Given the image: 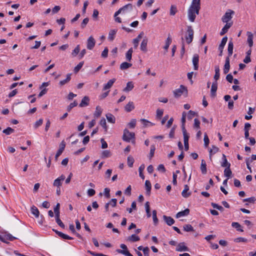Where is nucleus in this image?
I'll return each instance as SVG.
<instances>
[{"mask_svg": "<svg viewBox=\"0 0 256 256\" xmlns=\"http://www.w3.org/2000/svg\"><path fill=\"white\" fill-rule=\"evenodd\" d=\"M186 32L188 35L186 36V40L188 44H190L193 40L194 32L192 28V26H188Z\"/></svg>", "mask_w": 256, "mask_h": 256, "instance_id": "nucleus-4", "label": "nucleus"}, {"mask_svg": "<svg viewBox=\"0 0 256 256\" xmlns=\"http://www.w3.org/2000/svg\"><path fill=\"white\" fill-rule=\"evenodd\" d=\"M232 174V170H230V167L226 168L224 170V175L228 178L231 177Z\"/></svg>", "mask_w": 256, "mask_h": 256, "instance_id": "nucleus-39", "label": "nucleus"}, {"mask_svg": "<svg viewBox=\"0 0 256 256\" xmlns=\"http://www.w3.org/2000/svg\"><path fill=\"white\" fill-rule=\"evenodd\" d=\"M256 199L255 198V197L254 196H252L250 198H245V199H244L243 200V202H250V203H254V202L256 201Z\"/></svg>", "mask_w": 256, "mask_h": 256, "instance_id": "nucleus-59", "label": "nucleus"}, {"mask_svg": "<svg viewBox=\"0 0 256 256\" xmlns=\"http://www.w3.org/2000/svg\"><path fill=\"white\" fill-rule=\"evenodd\" d=\"M78 105V102L75 100L73 102L70 104L67 107V110L70 112L71 110L76 106Z\"/></svg>", "mask_w": 256, "mask_h": 256, "instance_id": "nucleus-58", "label": "nucleus"}, {"mask_svg": "<svg viewBox=\"0 0 256 256\" xmlns=\"http://www.w3.org/2000/svg\"><path fill=\"white\" fill-rule=\"evenodd\" d=\"M232 226L236 228V230L238 231H240L241 232H242L244 231V230L242 228H241V226L240 225V224L237 222H232Z\"/></svg>", "mask_w": 256, "mask_h": 256, "instance_id": "nucleus-41", "label": "nucleus"}, {"mask_svg": "<svg viewBox=\"0 0 256 256\" xmlns=\"http://www.w3.org/2000/svg\"><path fill=\"white\" fill-rule=\"evenodd\" d=\"M163 218L168 226H172L174 223V220L170 216H163Z\"/></svg>", "mask_w": 256, "mask_h": 256, "instance_id": "nucleus-18", "label": "nucleus"}, {"mask_svg": "<svg viewBox=\"0 0 256 256\" xmlns=\"http://www.w3.org/2000/svg\"><path fill=\"white\" fill-rule=\"evenodd\" d=\"M172 42V39L170 38V36H168L166 40L165 46H164V49L167 51L170 45V44Z\"/></svg>", "mask_w": 256, "mask_h": 256, "instance_id": "nucleus-43", "label": "nucleus"}, {"mask_svg": "<svg viewBox=\"0 0 256 256\" xmlns=\"http://www.w3.org/2000/svg\"><path fill=\"white\" fill-rule=\"evenodd\" d=\"M217 88H218V82H217L214 81L212 84V87H211V90H210L211 96H216Z\"/></svg>", "mask_w": 256, "mask_h": 256, "instance_id": "nucleus-17", "label": "nucleus"}, {"mask_svg": "<svg viewBox=\"0 0 256 256\" xmlns=\"http://www.w3.org/2000/svg\"><path fill=\"white\" fill-rule=\"evenodd\" d=\"M219 150V148L215 146H212V149H210V157L211 158V155L212 154V153L214 154L216 153Z\"/></svg>", "mask_w": 256, "mask_h": 256, "instance_id": "nucleus-52", "label": "nucleus"}, {"mask_svg": "<svg viewBox=\"0 0 256 256\" xmlns=\"http://www.w3.org/2000/svg\"><path fill=\"white\" fill-rule=\"evenodd\" d=\"M155 150H156L155 146L154 145H152L150 146V152L149 154L150 158H152L154 156Z\"/></svg>", "mask_w": 256, "mask_h": 256, "instance_id": "nucleus-56", "label": "nucleus"}, {"mask_svg": "<svg viewBox=\"0 0 256 256\" xmlns=\"http://www.w3.org/2000/svg\"><path fill=\"white\" fill-rule=\"evenodd\" d=\"M152 218H153L154 224L155 225H156L158 223V220L156 216V210H154L152 211Z\"/></svg>", "mask_w": 256, "mask_h": 256, "instance_id": "nucleus-53", "label": "nucleus"}, {"mask_svg": "<svg viewBox=\"0 0 256 256\" xmlns=\"http://www.w3.org/2000/svg\"><path fill=\"white\" fill-rule=\"evenodd\" d=\"M188 186L187 184H186L184 186V188L182 192V196L183 197L186 198L190 196V195L191 194V192H188Z\"/></svg>", "mask_w": 256, "mask_h": 256, "instance_id": "nucleus-25", "label": "nucleus"}, {"mask_svg": "<svg viewBox=\"0 0 256 256\" xmlns=\"http://www.w3.org/2000/svg\"><path fill=\"white\" fill-rule=\"evenodd\" d=\"M95 44H96V40H95L94 38L92 36H90L87 40V42H86L87 48L90 50H92L94 48Z\"/></svg>", "mask_w": 256, "mask_h": 256, "instance_id": "nucleus-7", "label": "nucleus"}, {"mask_svg": "<svg viewBox=\"0 0 256 256\" xmlns=\"http://www.w3.org/2000/svg\"><path fill=\"white\" fill-rule=\"evenodd\" d=\"M177 8L176 6L174 5H172L170 8V15L174 16L177 12Z\"/></svg>", "mask_w": 256, "mask_h": 256, "instance_id": "nucleus-48", "label": "nucleus"}, {"mask_svg": "<svg viewBox=\"0 0 256 256\" xmlns=\"http://www.w3.org/2000/svg\"><path fill=\"white\" fill-rule=\"evenodd\" d=\"M71 74H67L66 78L60 82L59 84L60 86H62L68 83L71 79Z\"/></svg>", "mask_w": 256, "mask_h": 256, "instance_id": "nucleus-31", "label": "nucleus"}, {"mask_svg": "<svg viewBox=\"0 0 256 256\" xmlns=\"http://www.w3.org/2000/svg\"><path fill=\"white\" fill-rule=\"evenodd\" d=\"M80 45H78L73 50V51L72 52V56L74 57L76 56L80 52Z\"/></svg>", "mask_w": 256, "mask_h": 256, "instance_id": "nucleus-50", "label": "nucleus"}, {"mask_svg": "<svg viewBox=\"0 0 256 256\" xmlns=\"http://www.w3.org/2000/svg\"><path fill=\"white\" fill-rule=\"evenodd\" d=\"M102 113V110L100 106H97L96 108V111L94 113V116L96 118H98L100 116Z\"/></svg>", "mask_w": 256, "mask_h": 256, "instance_id": "nucleus-38", "label": "nucleus"}, {"mask_svg": "<svg viewBox=\"0 0 256 256\" xmlns=\"http://www.w3.org/2000/svg\"><path fill=\"white\" fill-rule=\"evenodd\" d=\"M90 98L88 96H84L82 99L80 103V104L79 106L80 107H84L88 106L89 104Z\"/></svg>", "mask_w": 256, "mask_h": 256, "instance_id": "nucleus-16", "label": "nucleus"}, {"mask_svg": "<svg viewBox=\"0 0 256 256\" xmlns=\"http://www.w3.org/2000/svg\"><path fill=\"white\" fill-rule=\"evenodd\" d=\"M227 40H228V38L226 36H224L222 38L221 43L218 46V50L220 51V54H219L220 56H222V55L223 50L224 47V46L226 45V44L227 42Z\"/></svg>", "mask_w": 256, "mask_h": 256, "instance_id": "nucleus-8", "label": "nucleus"}, {"mask_svg": "<svg viewBox=\"0 0 256 256\" xmlns=\"http://www.w3.org/2000/svg\"><path fill=\"white\" fill-rule=\"evenodd\" d=\"M16 239V238L12 236L10 233L7 232H2L0 234V240L5 243H8L6 240H9L10 241H13L14 240Z\"/></svg>", "mask_w": 256, "mask_h": 256, "instance_id": "nucleus-2", "label": "nucleus"}, {"mask_svg": "<svg viewBox=\"0 0 256 256\" xmlns=\"http://www.w3.org/2000/svg\"><path fill=\"white\" fill-rule=\"evenodd\" d=\"M184 136V149L186 151L188 150L189 146H188V139H189V135L187 132H182Z\"/></svg>", "mask_w": 256, "mask_h": 256, "instance_id": "nucleus-10", "label": "nucleus"}, {"mask_svg": "<svg viewBox=\"0 0 256 256\" xmlns=\"http://www.w3.org/2000/svg\"><path fill=\"white\" fill-rule=\"evenodd\" d=\"M190 212V210L188 208H186L184 210L178 212L176 214V218H180L182 216H186L189 214Z\"/></svg>", "mask_w": 256, "mask_h": 256, "instance_id": "nucleus-19", "label": "nucleus"}, {"mask_svg": "<svg viewBox=\"0 0 256 256\" xmlns=\"http://www.w3.org/2000/svg\"><path fill=\"white\" fill-rule=\"evenodd\" d=\"M194 68V70H198V68L199 56L198 54H194L192 60Z\"/></svg>", "mask_w": 256, "mask_h": 256, "instance_id": "nucleus-11", "label": "nucleus"}, {"mask_svg": "<svg viewBox=\"0 0 256 256\" xmlns=\"http://www.w3.org/2000/svg\"><path fill=\"white\" fill-rule=\"evenodd\" d=\"M148 42V40L146 38H145L143 39L140 44V50L144 52H146L148 50H147V44Z\"/></svg>", "mask_w": 256, "mask_h": 256, "instance_id": "nucleus-14", "label": "nucleus"}, {"mask_svg": "<svg viewBox=\"0 0 256 256\" xmlns=\"http://www.w3.org/2000/svg\"><path fill=\"white\" fill-rule=\"evenodd\" d=\"M58 236L64 240H72L73 239V238L72 237H70V236H68V235L62 233V232H61V233L58 234Z\"/></svg>", "mask_w": 256, "mask_h": 256, "instance_id": "nucleus-54", "label": "nucleus"}, {"mask_svg": "<svg viewBox=\"0 0 256 256\" xmlns=\"http://www.w3.org/2000/svg\"><path fill=\"white\" fill-rule=\"evenodd\" d=\"M134 84L132 82H129L126 84V86L124 89V91L128 92L132 90Z\"/></svg>", "mask_w": 256, "mask_h": 256, "instance_id": "nucleus-34", "label": "nucleus"}, {"mask_svg": "<svg viewBox=\"0 0 256 256\" xmlns=\"http://www.w3.org/2000/svg\"><path fill=\"white\" fill-rule=\"evenodd\" d=\"M134 108V102H130L124 107V110L127 112H130Z\"/></svg>", "mask_w": 256, "mask_h": 256, "instance_id": "nucleus-26", "label": "nucleus"}, {"mask_svg": "<svg viewBox=\"0 0 256 256\" xmlns=\"http://www.w3.org/2000/svg\"><path fill=\"white\" fill-rule=\"evenodd\" d=\"M196 113L191 110H189L188 114V120H192V118L196 115Z\"/></svg>", "mask_w": 256, "mask_h": 256, "instance_id": "nucleus-62", "label": "nucleus"}, {"mask_svg": "<svg viewBox=\"0 0 256 256\" xmlns=\"http://www.w3.org/2000/svg\"><path fill=\"white\" fill-rule=\"evenodd\" d=\"M222 160L223 162L221 163V166L222 167L228 168L230 166V163L228 162L226 156L224 154H222Z\"/></svg>", "mask_w": 256, "mask_h": 256, "instance_id": "nucleus-29", "label": "nucleus"}, {"mask_svg": "<svg viewBox=\"0 0 256 256\" xmlns=\"http://www.w3.org/2000/svg\"><path fill=\"white\" fill-rule=\"evenodd\" d=\"M226 24L224 26V28H222L221 32H220V35L223 36L228 31V30L230 28V26L232 25V23H228L226 22Z\"/></svg>", "mask_w": 256, "mask_h": 256, "instance_id": "nucleus-22", "label": "nucleus"}, {"mask_svg": "<svg viewBox=\"0 0 256 256\" xmlns=\"http://www.w3.org/2000/svg\"><path fill=\"white\" fill-rule=\"evenodd\" d=\"M200 170L202 174H206L207 169H206V162L204 160H202L201 162L200 165Z\"/></svg>", "mask_w": 256, "mask_h": 256, "instance_id": "nucleus-27", "label": "nucleus"}, {"mask_svg": "<svg viewBox=\"0 0 256 256\" xmlns=\"http://www.w3.org/2000/svg\"><path fill=\"white\" fill-rule=\"evenodd\" d=\"M106 118L108 122L114 124L116 121L114 116L111 114H106Z\"/></svg>", "mask_w": 256, "mask_h": 256, "instance_id": "nucleus-37", "label": "nucleus"}, {"mask_svg": "<svg viewBox=\"0 0 256 256\" xmlns=\"http://www.w3.org/2000/svg\"><path fill=\"white\" fill-rule=\"evenodd\" d=\"M184 91L187 94L188 90L183 85H180L179 88L176 89L173 92L174 96L176 98H179L182 95Z\"/></svg>", "mask_w": 256, "mask_h": 256, "instance_id": "nucleus-5", "label": "nucleus"}, {"mask_svg": "<svg viewBox=\"0 0 256 256\" xmlns=\"http://www.w3.org/2000/svg\"><path fill=\"white\" fill-rule=\"evenodd\" d=\"M100 124L105 129L106 131L107 130L106 122L104 118L101 119L100 121Z\"/></svg>", "mask_w": 256, "mask_h": 256, "instance_id": "nucleus-61", "label": "nucleus"}, {"mask_svg": "<svg viewBox=\"0 0 256 256\" xmlns=\"http://www.w3.org/2000/svg\"><path fill=\"white\" fill-rule=\"evenodd\" d=\"M132 52L133 50L132 48H130L126 52V57L127 60L130 61V60H132Z\"/></svg>", "mask_w": 256, "mask_h": 256, "instance_id": "nucleus-40", "label": "nucleus"}, {"mask_svg": "<svg viewBox=\"0 0 256 256\" xmlns=\"http://www.w3.org/2000/svg\"><path fill=\"white\" fill-rule=\"evenodd\" d=\"M234 242H248V240L244 238H238L234 240Z\"/></svg>", "mask_w": 256, "mask_h": 256, "instance_id": "nucleus-57", "label": "nucleus"}, {"mask_svg": "<svg viewBox=\"0 0 256 256\" xmlns=\"http://www.w3.org/2000/svg\"><path fill=\"white\" fill-rule=\"evenodd\" d=\"M65 178V176L64 174H62L60 177L54 180L53 184L54 186H56L57 188L60 187L62 184V182L63 181Z\"/></svg>", "mask_w": 256, "mask_h": 256, "instance_id": "nucleus-9", "label": "nucleus"}, {"mask_svg": "<svg viewBox=\"0 0 256 256\" xmlns=\"http://www.w3.org/2000/svg\"><path fill=\"white\" fill-rule=\"evenodd\" d=\"M184 230L186 232H193L194 231L193 227L190 224H185L184 226Z\"/></svg>", "mask_w": 256, "mask_h": 256, "instance_id": "nucleus-46", "label": "nucleus"}, {"mask_svg": "<svg viewBox=\"0 0 256 256\" xmlns=\"http://www.w3.org/2000/svg\"><path fill=\"white\" fill-rule=\"evenodd\" d=\"M132 64L130 63H128L127 62H124L122 63L120 65V68L122 70H126L131 67Z\"/></svg>", "mask_w": 256, "mask_h": 256, "instance_id": "nucleus-33", "label": "nucleus"}, {"mask_svg": "<svg viewBox=\"0 0 256 256\" xmlns=\"http://www.w3.org/2000/svg\"><path fill=\"white\" fill-rule=\"evenodd\" d=\"M111 155L112 154H111L110 152V150H105L102 152V158H109L111 156Z\"/></svg>", "mask_w": 256, "mask_h": 256, "instance_id": "nucleus-44", "label": "nucleus"}, {"mask_svg": "<svg viewBox=\"0 0 256 256\" xmlns=\"http://www.w3.org/2000/svg\"><path fill=\"white\" fill-rule=\"evenodd\" d=\"M200 9V0H192L188 11V18L191 22H194L196 15L199 14Z\"/></svg>", "mask_w": 256, "mask_h": 256, "instance_id": "nucleus-1", "label": "nucleus"}, {"mask_svg": "<svg viewBox=\"0 0 256 256\" xmlns=\"http://www.w3.org/2000/svg\"><path fill=\"white\" fill-rule=\"evenodd\" d=\"M116 78H112L108 80V82L106 84L103 90H108L114 84V82H116Z\"/></svg>", "mask_w": 256, "mask_h": 256, "instance_id": "nucleus-21", "label": "nucleus"}, {"mask_svg": "<svg viewBox=\"0 0 256 256\" xmlns=\"http://www.w3.org/2000/svg\"><path fill=\"white\" fill-rule=\"evenodd\" d=\"M31 212L36 217L38 218L40 214V212L38 208L34 206H33L31 207Z\"/></svg>", "mask_w": 256, "mask_h": 256, "instance_id": "nucleus-32", "label": "nucleus"}, {"mask_svg": "<svg viewBox=\"0 0 256 256\" xmlns=\"http://www.w3.org/2000/svg\"><path fill=\"white\" fill-rule=\"evenodd\" d=\"M108 49L107 47H106L104 50L102 51L101 56L104 58H106L108 57Z\"/></svg>", "mask_w": 256, "mask_h": 256, "instance_id": "nucleus-60", "label": "nucleus"}, {"mask_svg": "<svg viewBox=\"0 0 256 256\" xmlns=\"http://www.w3.org/2000/svg\"><path fill=\"white\" fill-rule=\"evenodd\" d=\"M84 62H80L74 68V72L76 73L78 72L80 69L82 68V66L84 65Z\"/></svg>", "mask_w": 256, "mask_h": 256, "instance_id": "nucleus-55", "label": "nucleus"}, {"mask_svg": "<svg viewBox=\"0 0 256 256\" xmlns=\"http://www.w3.org/2000/svg\"><path fill=\"white\" fill-rule=\"evenodd\" d=\"M123 13H126L132 11L133 9V6L131 4H128L122 8Z\"/></svg>", "mask_w": 256, "mask_h": 256, "instance_id": "nucleus-20", "label": "nucleus"}, {"mask_svg": "<svg viewBox=\"0 0 256 256\" xmlns=\"http://www.w3.org/2000/svg\"><path fill=\"white\" fill-rule=\"evenodd\" d=\"M145 208H146V216H147L148 218H150L151 216V214L150 212V203L148 202H146Z\"/></svg>", "mask_w": 256, "mask_h": 256, "instance_id": "nucleus-42", "label": "nucleus"}, {"mask_svg": "<svg viewBox=\"0 0 256 256\" xmlns=\"http://www.w3.org/2000/svg\"><path fill=\"white\" fill-rule=\"evenodd\" d=\"M234 14V12L233 10H229L222 16V21L224 22H228L232 18V15Z\"/></svg>", "mask_w": 256, "mask_h": 256, "instance_id": "nucleus-6", "label": "nucleus"}, {"mask_svg": "<svg viewBox=\"0 0 256 256\" xmlns=\"http://www.w3.org/2000/svg\"><path fill=\"white\" fill-rule=\"evenodd\" d=\"M116 32L117 30H111L110 31L108 34V39L110 41H112L114 39Z\"/></svg>", "mask_w": 256, "mask_h": 256, "instance_id": "nucleus-30", "label": "nucleus"}, {"mask_svg": "<svg viewBox=\"0 0 256 256\" xmlns=\"http://www.w3.org/2000/svg\"><path fill=\"white\" fill-rule=\"evenodd\" d=\"M134 162V160L133 157L130 156L128 157V165L129 167H132Z\"/></svg>", "mask_w": 256, "mask_h": 256, "instance_id": "nucleus-47", "label": "nucleus"}, {"mask_svg": "<svg viewBox=\"0 0 256 256\" xmlns=\"http://www.w3.org/2000/svg\"><path fill=\"white\" fill-rule=\"evenodd\" d=\"M140 240V238L138 236H136V234H133L132 236H130L128 238V240L132 242H135L138 241Z\"/></svg>", "mask_w": 256, "mask_h": 256, "instance_id": "nucleus-36", "label": "nucleus"}, {"mask_svg": "<svg viewBox=\"0 0 256 256\" xmlns=\"http://www.w3.org/2000/svg\"><path fill=\"white\" fill-rule=\"evenodd\" d=\"M42 122H43V120L42 118H40L38 120L36 121L34 124V128H38L42 124Z\"/></svg>", "mask_w": 256, "mask_h": 256, "instance_id": "nucleus-63", "label": "nucleus"}, {"mask_svg": "<svg viewBox=\"0 0 256 256\" xmlns=\"http://www.w3.org/2000/svg\"><path fill=\"white\" fill-rule=\"evenodd\" d=\"M186 114V112H182V132H187L186 130V129L185 128Z\"/></svg>", "mask_w": 256, "mask_h": 256, "instance_id": "nucleus-24", "label": "nucleus"}, {"mask_svg": "<svg viewBox=\"0 0 256 256\" xmlns=\"http://www.w3.org/2000/svg\"><path fill=\"white\" fill-rule=\"evenodd\" d=\"M246 36H248L247 42L250 48H252L253 46V34L250 32H246Z\"/></svg>", "mask_w": 256, "mask_h": 256, "instance_id": "nucleus-13", "label": "nucleus"}, {"mask_svg": "<svg viewBox=\"0 0 256 256\" xmlns=\"http://www.w3.org/2000/svg\"><path fill=\"white\" fill-rule=\"evenodd\" d=\"M230 68V58L228 56H227L226 58L225 64L224 68V74H226L229 72Z\"/></svg>", "mask_w": 256, "mask_h": 256, "instance_id": "nucleus-15", "label": "nucleus"}, {"mask_svg": "<svg viewBox=\"0 0 256 256\" xmlns=\"http://www.w3.org/2000/svg\"><path fill=\"white\" fill-rule=\"evenodd\" d=\"M14 132V130L10 127L7 128L6 129L2 131L3 133L5 134L6 135H9V134L13 133Z\"/></svg>", "mask_w": 256, "mask_h": 256, "instance_id": "nucleus-49", "label": "nucleus"}, {"mask_svg": "<svg viewBox=\"0 0 256 256\" xmlns=\"http://www.w3.org/2000/svg\"><path fill=\"white\" fill-rule=\"evenodd\" d=\"M145 188L146 190V194L148 196H150V194L152 185L150 182L148 180H146L145 182Z\"/></svg>", "mask_w": 256, "mask_h": 256, "instance_id": "nucleus-23", "label": "nucleus"}, {"mask_svg": "<svg viewBox=\"0 0 256 256\" xmlns=\"http://www.w3.org/2000/svg\"><path fill=\"white\" fill-rule=\"evenodd\" d=\"M144 164H142L139 168H138V171H139V174H140V176L142 179V180H144V175L143 174H142V171L144 170Z\"/></svg>", "mask_w": 256, "mask_h": 256, "instance_id": "nucleus-51", "label": "nucleus"}, {"mask_svg": "<svg viewBox=\"0 0 256 256\" xmlns=\"http://www.w3.org/2000/svg\"><path fill=\"white\" fill-rule=\"evenodd\" d=\"M215 74L214 76V79L215 80V81L217 82V80L219 79L220 74V68L219 66H215Z\"/></svg>", "mask_w": 256, "mask_h": 256, "instance_id": "nucleus-35", "label": "nucleus"}, {"mask_svg": "<svg viewBox=\"0 0 256 256\" xmlns=\"http://www.w3.org/2000/svg\"><path fill=\"white\" fill-rule=\"evenodd\" d=\"M88 252L94 256H108L101 253H95L90 250H88Z\"/></svg>", "mask_w": 256, "mask_h": 256, "instance_id": "nucleus-64", "label": "nucleus"}, {"mask_svg": "<svg viewBox=\"0 0 256 256\" xmlns=\"http://www.w3.org/2000/svg\"><path fill=\"white\" fill-rule=\"evenodd\" d=\"M134 132H130L128 129L126 128L124 130L122 140L125 142H130L131 140L134 139Z\"/></svg>", "mask_w": 256, "mask_h": 256, "instance_id": "nucleus-3", "label": "nucleus"}, {"mask_svg": "<svg viewBox=\"0 0 256 256\" xmlns=\"http://www.w3.org/2000/svg\"><path fill=\"white\" fill-rule=\"evenodd\" d=\"M233 48H234V44L232 40H230L228 42V58L233 53Z\"/></svg>", "mask_w": 256, "mask_h": 256, "instance_id": "nucleus-28", "label": "nucleus"}, {"mask_svg": "<svg viewBox=\"0 0 256 256\" xmlns=\"http://www.w3.org/2000/svg\"><path fill=\"white\" fill-rule=\"evenodd\" d=\"M177 252L188 251V248L185 246L184 242H180L177 246L176 249Z\"/></svg>", "mask_w": 256, "mask_h": 256, "instance_id": "nucleus-12", "label": "nucleus"}, {"mask_svg": "<svg viewBox=\"0 0 256 256\" xmlns=\"http://www.w3.org/2000/svg\"><path fill=\"white\" fill-rule=\"evenodd\" d=\"M116 252L122 254L126 256H133L129 252L128 250H120V249H118L116 250Z\"/></svg>", "mask_w": 256, "mask_h": 256, "instance_id": "nucleus-45", "label": "nucleus"}]
</instances>
